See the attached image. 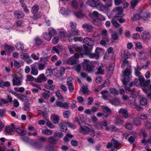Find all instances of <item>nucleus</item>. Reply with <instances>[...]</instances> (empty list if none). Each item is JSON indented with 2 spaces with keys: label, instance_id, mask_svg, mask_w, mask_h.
<instances>
[{
  "label": "nucleus",
  "instance_id": "nucleus-1",
  "mask_svg": "<svg viewBox=\"0 0 151 151\" xmlns=\"http://www.w3.org/2000/svg\"><path fill=\"white\" fill-rule=\"evenodd\" d=\"M131 73L130 70L127 68L124 71V74L123 76H124V78L122 80V81L123 84L124 85V88L128 91L133 93L136 91L134 88L132 89L131 87H127L126 86L127 83L129 81V75Z\"/></svg>",
  "mask_w": 151,
  "mask_h": 151
},
{
  "label": "nucleus",
  "instance_id": "nucleus-2",
  "mask_svg": "<svg viewBox=\"0 0 151 151\" xmlns=\"http://www.w3.org/2000/svg\"><path fill=\"white\" fill-rule=\"evenodd\" d=\"M134 84L137 86H143L144 87L147 86L150 83V81L148 80L145 81L143 76H140L139 79L135 78L134 80Z\"/></svg>",
  "mask_w": 151,
  "mask_h": 151
},
{
  "label": "nucleus",
  "instance_id": "nucleus-3",
  "mask_svg": "<svg viewBox=\"0 0 151 151\" xmlns=\"http://www.w3.org/2000/svg\"><path fill=\"white\" fill-rule=\"evenodd\" d=\"M93 65L96 67L97 71L95 73L96 74L103 75L104 74V66L101 63H93Z\"/></svg>",
  "mask_w": 151,
  "mask_h": 151
},
{
  "label": "nucleus",
  "instance_id": "nucleus-4",
  "mask_svg": "<svg viewBox=\"0 0 151 151\" xmlns=\"http://www.w3.org/2000/svg\"><path fill=\"white\" fill-rule=\"evenodd\" d=\"M123 11L122 8L118 7L114 9L112 12L115 14L116 17H122L123 15L122 14Z\"/></svg>",
  "mask_w": 151,
  "mask_h": 151
},
{
  "label": "nucleus",
  "instance_id": "nucleus-5",
  "mask_svg": "<svg viewBox=\"0 0 151 151\" xmlns=\"http://www.w3.org/2000/svg\"><path fill=\"white\" fill-rule=\"evenodd\" d=\"M13 78L12 83L13 86L17 85L19 86L22 85V83L21 81V79L18 77V76L16 74L12 76Z\"/></svg>",
  "mask_w": 151,
  "mask_h": 151
},
{
  "label": "nucleus",
  "instance_id": "nucleus-6",
  "mask_svg": "<svg viewBox=\"0 0 151 151\" xmlns=\"http://www.w3.org/2000/svg\"><path fill=\"white\" fill-rule=\"evenodd\" d=\"M35 80L37 83H41L46 81L47 80V78L44 74H41L37 78H35Z\"/></svg>",
  "mask_w": 151,
  "mask_h": 151
},
{
  "label": "nucleus",
  "instance_id": "nucleus-7",
  "mask_svg": "<svg viewBox=\"0 0 151 151\" xmlns=\"http://www.w3.org/2000/svg\"><path fill=\"white\" fill-rule=\"evenodd\" d=\"M68 48L70 52L73 54L74 52V51L78 49H80V47L78 46L77 44H73L72 45L69 46Z\"/></svg>",
  "mask_w": 151,
  "mask_h": 151
},
{
  "label": "nucleus",
  "instance_id": "nucleus-8",
  "mask_svg": "<svg viewBox=\"0 0 151 151\" xmlns=\"http://www.w3.org/2000/svg\"><path fill=\"white\" fill-rule=\"evenodd\" d=\"M99 0H88L86 2V4L93 7H96L98 3Z\"/></svg>",
  "mask_w": 151,
  "mask_h": 151
},
{
  "label": "nucleus",
  "instance_id": "nucleus-9",
  "mask_svg": "<svg viewBox=\"0 0 151 151\" xmlns=\"http://www.w3.org/2000/svg\"><path fill=\"white\" fill-rule=\"evenodd\" d=\"M119 142L116 140L113 139L107 145L106 147L107 148H110L112 146L114 147H118L119 145Z\"/></svg>",
  "mask_w": 151,
  "mask_h": 151
},
{
  "label": "nucleus",
  "instance_id": "nucleus-10",
  "mask_svg": "<svg viewBox=\"0 0 151 151\" xmlns=\"http://www.w3.org/2000/svg\"><path fill=\"white\" fill-rule=\"evenodd\" d=\"M83 63L84 64V66H86V70L87 71H88L89 72L93 71V68L94 67H92L89 64V61L88 60H85L83 62Z\"/></svg>",
  "mask_w": 151,
  "mask_h": 151
},
{
  "label": "nucleus",
  "instance_id": "nucleus-11",
  "mask_svg": "<svg viewBox=\"0 0 151 151\" xmlns=\"http://www.w3.org/2000/svg\"><path fill=\"white\" fill-rule=\"evenodd\" d=\"M80 127V132L81 133L84 134H87L88 133L90 130V128L86 126L82 127L81 125Z\"/></svg>",
  "mask_w": 151,
  "mask_h": 151
},
{
  "label": "nucleus",
  "instance_id": "nucleus-12",
  "mask_svg": "<svg viewBox=\"0 0 151 151\" xmlns=\"http://www.w3.org/2000/svg\"><path fill=\"white\" fill-rule=\"evenodd\" d=\"M12 127L10 126H6L5 128V131L6 133L8 134H10L12 132L14 129H15L16 127L14 124H11Z\"/></svg>",
  "mask_w": 151,
  "mask_h": 151
},
{
  "label": "nucleus",
  "instance_id": "nucleus-13",
  "mask_svg": "<svg viewBox=\"0 0 151 151\" xmlns=\"http://www.w3.org/2000/svg\"><path fill=\"white\" fill-rule=\"evenodd\" d=\"M62 49V47L61 46L58 45L53 47L52 49V52L53 53L56 52L57 53L59 54L60 51H61Z\"/></svg>",
  "mask_w": 151,
  "mask_h": 151
},
{
  "label": "nucleus",
  "instance_id": "nucleus-14",
  "mask_svg": "<svg viewBox=\"0 0 151 151\" xmlns=\"http://www.w3.org/2000/svg\"><path fill=\"white\" fill-rule=\"evenodd\" d=\"M83 42L89 46H93L94 44V42L92 39L87 37L85 38L83 40Z\"/></svg>",
  "mask_w": 151,
  "mask_h": 151
},
{
  "label": "nucleus",
  "instance_id": "nucleus-15",
  "mask_svg": "<svg viewBox=\"0 0 151 151\" xmlns=\"http://www.w3.org/2000/svg\"><path fill=\"white\" fill-rule=\"evenodd\" d=\"M55 104L57 106L61 108L63 107L66 109H68L69 107L68 103L66 102H65L63 104L60 101H56L55 102Z\"/></svg>",
  "mask_w": 151,
  "mask_h": 151
},
{
  "label": "nucleus",
  "instance_id": "nucleus-16",
  "mask_svg": "<svg viewBox=\"0 0 151 151\" xmlns=\"http://www.w3.org/2000/svg\"><path fill=\"white\" fill-rule=\"evenodd\" d=\"M142 37L143 40H146L150 39L151 36L149 32L146 31H145L142 32Z\"/></svg>",
  "mask_w": 151,
  "mask_h": 151
},
{
  "label": "nucleus",
  "instance_id": "nucleus-17",
  "mask_svg": "<svg viewBox=\"0 0 151 151\" xmlns=\"http://www.w3.org/2000/svg\"><path fill=\"white\" fill-rule=\"evenodd\" d=\"M14 14L15 17L17 18H20L23 17L24 14L22 11H16L14 12Z\"/></svg>",
  "mask_w": 151,
  "mask_h": 151
},
{
  "label": "nucleus",
  "instance_id": "nucleus-18",
  "mask_svg": "<svg viewBox=\"0 0 151 151\" xmlns=\"http://www.w3.org/2000/svg\"><path fill=\"white\" fill-rule=\"evenodd\" d=\"M16 129V132L22 136H24L26 134L25 132L24 129L22 127L17 128Z\"/></svg>",
  "mask_w": 151,
  "mask_h": 151
},
{
  "label": "nucleus",
  "instance_id": "nucleus-19",
  "mask_svg": "<svg viewBox=\"0 0 151 151\" xmlns=\"http://www.w3.org/2000/svg\"><path fill=\"white\" fill-rule=\"evenodd\" d=\"M118 112L119 114H122L125 118L127 119L129 118L127 111L126 109L121 108L119 110Z\"/></svg>",
  "mask_w": 151,
  "mask_h": 151
},
{
  "label": "nucleus",
  "instance_id": "nucleus-20",
  "mask_svg": "<svg viewBox=\"0 0 151 151\" xmlns=\"http://www.w3.org/2000/svg\"><path fill=\"white\" fill-rule=\"evenodd\" d=\"M37 113L38 115L42 116L45 119L48 120V115L47 112L44 111H42L41 110H38L37 111Z\"/></svg>",
  "mask_w": 151,
  "mask_h": 151
},
{
  "label": "nucleus",
  "instance_id": "nucleus-21",
  "mask_svg": "<svg viewBox=\"0 0 151 151\" xmlns=\"http://www.w3.org/2000/svg\"><path fill=\"white\" fill-rule=\"evenodd\" d=\"M98 10L102 11H104V10H107L105 6L102 4L99 1L98 2V4L96 7Z\"/></svg>",
  "mask_w": 151,
  "mask_h": 151
},
{
  "label": "nucleus",
  "instance_id": "nucleus-22",
  "mask_svg": "<svg viewBox=\"0 0 151 151\" xmlns=\"http://www.w3.org/2000/svg\"><path fill=\"white\" fill-rule=\"evenodd\" d=\"M74 14L76 17L79 18H83L86 16V14L82 12L81 11L75 12Z\"/></svg>",
  "mask_w": 151,
  "mask_h": 151
},
{
  "label": "nucleus",
  "instance_id": "nucleus-23",
  "mask_svg": "<svg viewBox=\"0 0 151 151\" xmlns=\"http://www.w3.org/2000/svg\"><path fill=\"white\" fill-rule=\"evenodd\" d=\"M101 34L103 36L102 38L105 39L106 40L107 42H109V39L108 37V32L106 29L103 30L101 32Z\"/></svg>",
  "mask_w": 151,
  "mask_h": 151
},
{
  "label": "nucleus",
  "instance_id": "nucleus-24",
  "mask_svg": "<svg viewBox=\"0 0 151 151\" xmlns=\"http://www.w3.org/2000/svg\"><path fill=\"white\" fill-rule=\"evenodd\" d=\"M89 46V47H88L85 45L84 47L85 50V53L87 56L88 55V53L90 54L91 53L92 50L93 48L92 46Z\"/></svg>",
  "mask_w": 151,
  "mask_h": 151
},
{
  "label": "nucleus",
  "instance_id": "nucleus-25",
  "mask_svg": "<svg viewBox=\"0 0 151 151\" xmlns=\"http://www.w3.org/2000/svg\"><path fill=\"white\" fill-rule=\"evenodd\" d=\"M120 102V100L118 98H114L109 101V102L112 105H116Z\"/></svg>",
  "mask_w": 151,
  "mask_h": 151
},
{
  "label": "nucleus",
  "instance_id": "nucleus-26",
  "mask_svg": "<svg viewBox=\"0 0 151 151\" xmlns=\"http://www.w3.org/2000/svg\"><path fill=\"white\" fill-rule=\"evenodd\" d=\"M43 38L46 40L50 41L51 40L52 36L48 32H43Z\"/></svg>",
  "mask_w": 151,
  "mask_h": 151
},
{
  "label": "nucleus",
  "instance_id": "nucleus-27",
  "mask_svg": "<svg viewBox=\"0 0 151 151\" xmlns=\"http://www.w3.org/2000/svg\"><path fill=\"white\" fill-rule=\"evenodd\" d=\"M80 35V31L78 29L71 31L69 33L68 36H73Z\"/></svg>",
  "mask_w": 151,
  "mask_h": 151
},
{
  "label": "nucleus",
  "instance_id": "nucleus-28",
  "mask_svg": "<svg viewBox=\"0 0 151 151\" xmlns=\"http://www.w3.org/2000/svg\"><path fill=\"white\" fill-rule=\"evenodd\" d=\"M82 27L84 29L89 32L91 31L93 29V27L91 25L86 23L83 24Z\"/></svg>",
  "mask_w": 151,
  "mask_h": 151
},
{
  "label": "nucleus",
  "instance_id": "nucleus-29",
  "mask_svg": "<svg viewBox=\"0 0 151 151\" xmlns=\"http://www.w3.org/2000/svg\"><path fill=\"white\" fill-rule=\"evenodd\" d=\"M50 59V56H47L40 58V61L44 62L45 64H47V62L49 61Z\"/></svg>",
  "mask_w": 151,
  "mask_h": 151
},
{
  "label": "nucleus",
  "instance_id": "nucleus-30",
  "mask_svg": "<svg viewBox=\"0 0 151 151\" xmlns=\"http://www.w3.org/2000/svg\"><path fill=\"white\" fill-rule=\"evenodd\" d=\"M101 107L103 109V111H106L110 115L111 114L112 111L111 109H109L108 106H106L103 105L101 106Z\"/></svg>",
  "mask_w": 151,
  "mask_h": 151
},
{
  "label": "nucleus",
  "instance_id": "nucleus-31",
  "mask_svg": "<svg viewBox=\"0 0 151 151\" xmlns=\"http://www.w3.org/2000/svg\"><path fill=\"white\" fill-rule=\"evenodd\" d=\"M52 119L55 124H57L58 123L59 120V116L56 114H52L51 116Z\"/></svg>",
  "mask_w": 151,
  "mask_h": 151
},
{
  "label": "nucleus",
  "instance_id": "nucleus-32",
  "mask_svg": "<svg viewBox=\"0 0 151 151\" xmlns=\"http://www.w3.org/2000/svg\"><path fill=\"white\" fill-rule=\"evenodd\" d=\"M139 57L141 59H145L147 58V54L145 51H141L139 53Z\"/></svg>",
  "mask_w": 151,
  "mask_h": 151
},
{
  "label": "nucleus",
  "instance_id": "nucleus-33",
  "mask_svg": "<svg viewBox=\"0 0 151 151\" xmlns=\"http://www.w3.org/2000/svg\"><path fill=\"white\" fill-rule=\"evenodd\" d=\"M109 89L110 93L114 96L117 95L119 94L118 90L115 88H110Z\"/></svg>",
  "mask_w": 151,
  "mask_h": 151
},
{
  "label": "nucleus",
  "instance_id": "nucleus-34",
  "mask_svg": "<svg viewBox=\"0 0 151 151\" xmlns=\"http://www.w3.org/2000/svg\"><path fill=\"white\" fill-rule=\"evenodd\" d=\"M110 83V81L109 79H106L104 81L103 84L99 86V88L101 89L103 87L108 86Z\"/></svg>",
  "mask_w": 151,
  "mask_h": 151
},
{
  "label": "nucleus",
  "instance_id": "nucleus-35",
  "mask_svg": "<svg viewBox=\"0 0 151 151\" xmlns=\"http://www.w3.org/2000/svg\"><path fill=\"white\" fill-rule=\"evenodd\" d=\"M33 146L37 150H40L42 147V145L39 142H35L33 145Z\"/></svg>",
  "mask_w": 151,
  "mask_h": 151
},
{
  "label": "nucleus",
  "instance_id": "nucleus-36",
  "mask_svg": "<svg viewBox=\"0 0 151 151\" xmlns=\"http://www.w3.org/2000/svg\"><path fill=\"white\" fill-rule=\"evenodd\" d=\"M48 142L50 144H56L57 142V140L54 137L51 136L48 138Z\"/></svg>",
  "mask_w": 151,
  "mask_h": 151
},
{
  "label": "nucleus",
  "instance_id": "nucleus-37",
  "mask_svg": "<svg viewBox=\"0 0 151 151\" xmlns=\"http://www.w3.org/2000/svg\"><path fill=\"white\" fill-rule=\"evenodd\" d=\"M104 52V50L102 49L99 47H97L95 50V53L98 56L99 58V55L100 54L103 53Z\"/></svg>",
  "mask_w": 151,
  "mask_h": 151
},
{
  "label": "nucleus",
  "instance_id": "nucleus-38",
  "mask_svg": "<svg viewBox=\"0 0 151 151\" xmlns=\"http://www.w3.org/2000/svg\"><path fill=\"white\" fill-rule=\"evenodd\" d=\"M17 97L18 99H19L22 101H26L27 100V98L24 95L20 94H18Z\"/></svg>",
  "mask_w": 151,
  "mask_h": 151
},
{
  "label": "nucleus",
  "instance_id": "nucleus-39",
  "mask_svg": "<svg viewBox=\"0 0 151 151\" xmlns=\"http://www.w3.org/2000/svg\"><path fill=\"white\" fill-rule=\"evenodd\" d=\"M66 125V124H65V122L60 124V126L61 127L60 131H65L67 129Z\"/></svg>",
  "mask_w": 151,
  "mask_h": 151
},
{
  "label": "nucleus",
  "instance_id": "nucleus-40",
  "mask_svg": "<svg viewBox=\"0 0 151 151\" xmlns=\"http://www.w3.org/2000/svg\"><path fill=\"white\" fill-rule=\"evenodd\" d=\"M105 3V6L107 10L108 8L112 6V0H107Z\"/></svg>",
  "mask_w": 151,
  "mask_h": 151
},
{
  "label": "nucleus",
  "instance_id": "nucleus-41",
  "mask_svg": "<svg viewBox=\"0 0 151 151\" xmlns=\"http://www.w3.org/2000/svg\"><path fill=\"white\" fill-rule=\"evenodd\" d=\"M68 62L70 65H73L76 63L77 61L74 57H72L68 60Z\"/></svg>",
  "mask_w": 151,
  "mask_h": 151
},
{
  "label": "nucleus",
  "instance_id": "nucleus-42",
  "mask_svg": "<svg viewBox=\"0 0 151 151\" xmlns=\"http://www.w3.org/2000/svg\"><path fill=\"white\" fill-rule=\"evenodd\" d=\"M24 110L27 111H29V103L28 102H25L24 103Z\"/></svg>",
  "mask_w": 151,
  "mask_h": 151
},
{
  "label": "nucleus",
  "instance_id": "nucleus-43",
  "mask_svg": "<svg viewBox=\"0 0 151 151\" xmlns=\"http://www.w3.org/2000/svg\"><path fill=\"white\" fill-rule=\"evenodd\" d=\"M126 65H127L128 67H130L129 64V61L126 59H124L122 63L121 67L123 68L125 67Z\"/></svg>",
  "mask_w": 151,
  "mask_h": 151
},
{
  "label": "nucleus",
  "instance_id": "nucleus-44",
  "mask_svg": "<svg viewBox=\"0 0 151 151\" xmlns=\"http://www.w3.org/2000/svg\"><path fill=\"white\" fill-rule=\"evenodd\" d=\"M38 69L39 70H42L45 69V64L42 63H39L37 65Z\"/></svg>",
  "mask_w": 151,
  "mask_h": 151
},
{
  "label": "nucleus",
  "instance_id": "nucleus-45",
  "mask_svg": "<svg viewBox=\"0 0 151 151\" xmlns=\"http://www.w3.org/2000/svg\"><path fill=\"white\" fill-rule=\"evenodd\" d=\"M138 1V0H133L130 2V4L132 9H134L137 5Z\"/></svg>",
  "mask_w": 151,
  "mask_h": 151
},
{
  "label": "nucleus",
  "instance_id": "nucleus-46",
  "mask_svg": "<svg viewBox=\"0 0 151 151\" xmlns=\"http://www.w3.org/2000/svg\"><path fill=\"white\" fill-rule=\"evenodd\" d=\"M128 100L129 101V104L131 105H134L135 104V99L134 97L131 96L129 97Z\"/></svg>",
  "mask_w": 151,
  "mask_h": 151
},
{
  "label": "nucleus",
  "instance_id": "nucleus-47",
  "mask_svg": "<svg viewBox=\"0 0 151 151\" xmlns=\"http://www.w3.org/2000/svg\"><path fill=\"white\" fill-rule=\"evenodd\" d=\"M5 47V49L9 52H12L14 50V48L12 46L6 45Z\"/></svg>",
  "mask_w": 151,
  "mask_h": 151
},
{
  "label": "nucleus",
  "instance_id": "nucleus-48",
  "mask_svg": "<svg viewBox=\"0 0 151 151\" xmlns=\"http://www.w3.org/2000/svg\"><path fill=\"white\" fill-rule=\"evenodd\" d=\"M140 103L142 106H145L147 104V101L146 98H142L140 100Z\"/></svg>",
  "mask_w": 151,
  "mask_h": 151
},
{
  "label": "nucleus",
  "instance_id": "nucleus-49",
  "mask_svg": "<svg viewBox=\"0 0 151 151\" xmlns=\"http://www.w3.org/2000/svg\"><path fill=\"white\" fill-rule=\"evenodd\" d=\"M35 44L38 45H40L42 44V39L39 37H36L35 39Z\"/></svg>",
  "mask_w": 151,
  "mask_h": 151
},
{
  "label": "nucleus",
  "instance_id": "nucleus-50",
  "mask_svg": "<svg viewBox=\"0 0 151 151\" xmlns=\"http://www.w3.org/2000/svg\"><path fill=\"white\" fill-rule=\"evenodd\" d=\"M48 33L51 35V36H54L56 34V31L52 28L49 29Z\"/></svg>",
  "mask_w": 151,
  "mask_h": 151
},
{
  "label": "nucleus",
  "instance_id": "nucleus-51",
  "mask_svg": "<svg viewBox=\"0 0 151 151\" xmlns=\"http://www.w3.org/2000/svg\"><path fill=\"white\" fill-rule=\"evenodd\" d=\"M16 47L17 49L19 50H23L24 48L23 45L20 43H17Z\"/></svg>",
  "mask_w": 151,
  "mask_h": 151
},
{
  "label": "nucleus",
  "instance_id": "nucleus-52",
  "mask_svg": "<svg viewBox=\"0 0 151 151\" xmlns=\"http://www.w3.org/2000/svg\"><path fill=\"white\" fill-rule=\"evenodd\" d=\"M88 55L87 56H89L91 58H95L96 59H98L99 58L98 56L96 54L95 52L93 53H91L90 54L88 53Z\"/></svg>",
  "mask_w": 151,
  "mask_h": 151
},
{
  "label": "nucleus",
  "instance_id": "nucleus-53",
  "mask_svg": "<svg viewBox=\"0 0 151 151\" xmlns=\"http://www.w3.org/2000/svg\"><path fill=\"white\" fill-rule=\"evenodd\" d=\"M38 6L37 5H35L32 7V12L34 14H36L38 12Z\"/></svg>",
  "mask_w": 151,
  "mask_h": 151
},
{
  "label": "nucleus",
  "instance_id": "nucleus-54",
  "mask_svg": "<svg viewBox=\"0 0 151 151\" xmlns=\"http://www.w3.org/2000/svg\"><path fill=\"white\" fill-rule=\"evenodd\" d=\"M63 135V134L61 132H55L53 134L55 137H58L60 138L62 137Z\"/></svg>",
  "mask_w": 151,
  "mask_h": 151
},
{
  "label": "nucleus",
  "instance_id": "nucleus-55",
  "mask_svg": "<svg viewBox=\"0 0 151 151\" xmlns=\"http://www.w3.org/2000/svg\"><path fill=\"white\" fill-rule=\"evenodd\" d=\"M72 7L75 9H76L78 6V2L76 1L73 0L72 2Z\"/></svg>",
  "mask_w": 151,
  "mask_h": 151
},
{
  "label": "nucleus",
  "instance_id": "nucleus-56",
  "mask_svg": "<svg viewBox=\"0 0 151 151\" xmlns=\"http://www.w3.org/2000/svg\"><path fill=\"white\" fill-rule=\"evenodd\" d=\"M124 122V121L119 118L117 119L115 121L116 124L118 125H122Z\"/></svg>",
  "mask_w": 151,
  "mask_h": 151
},
{
  "label": "nucleus",
  "instance_id": "nucleus-57",
  "mask_svg": "<svg viewBox=\"0 0 151 151\" xmlns=\"http://www.w3.org/2000/svg\"><path fill=\"white\" fill-rule=\"evenodd\" d=\"M130 53L129 51L126 50L124 51V56L125 58H130Z\"/></svg>",
  "mask_w": 151,
  "mask_h": 151
},
{
  "label": "nucleus",
  "instance_id": "nucleus-58",
  "mask_svg": "<svg viewBox=\"0 0 151 151\" xmlns=\"http://www.w3.org/2000/svg\"><path fill=\"white\" fill-rule=\"evenodd\" d=\"M38 71L35 68H32L31 69V74L34 75L36 76L38 74Z\"/></svg>",
  "mask_w": 151,
  "mask_h": 151
},
{
  "label": "nucleus",
  "instance_id": "nucleus-59",
  "mask_svg": "<svg viewBox=\"0 0 151 151\" xmlns=\"http://www.w3.org/2000/svg\"><path fill=\"white\" fill-rule=\"evenodd\" d=\"M35 80V78L32 76L30 75L27 76V79L26 81L27 82V81H33Z\"/></svg>",
  "mask_w": 151,
  "mask_h": 151
},
{
  "label": "nucleus",
  "instance_id": "nucleus-60",
  "mask_svg": "<svg viewBox=\"0 0 151 151\" xmlns=\"http://www.w3.org/2000/svg\"><path fill=\"white\" fill-rule=\"evenodd\" d=\"M46 150L47 151H54V147L50 145H47L45 147Z\"/></svg>",
  "mask_w": 151,
  "mask_h": 151
},
{
  "label": "nucleus",
  "instance_id": "nucleus-61",
  "mask_svg": "<svg viewBox=\"0 0 151 151\" xmlns=\"http://www.w3.org/2000/svg\"><path fill=\"white\" fill-rule=\"evenodd\" d=\"M59 39V37L57 36H56L52 39V42L54 44H56L58 42Z\"/></svg>",
  "mask_w": 151,
  "mask_h": 151
},
{
  "label": "nucleus",
  "instance_id": "nucleus-62",
  "mask_svg": "<svg viewBox=\"0 0 151 151\" xmlns=\"http://www.w3.org/2000/svg\"><path fill=\"white\" fill-rule=\"evenodd\" d=\"M134 124L136 125H139L140 124V121L138 118L134 119L133 121Z\"/></svg>",
  "mask_w": 151,
  "mask_h": 151
},
{
  "label": "nucleus",
  "instance_id": "nucleus-63",
  "mask_svg": "<svg viewBox=\"0 0 151 151\" xmlns=\"http://www.w3.org/2000/svg\"><path fill=\"white\" fill-rule=\"evenodd\" d=\"M43 132L46 135H50L52 134V131L48 129H46L43 130Z\"/></svg>",
  "mask_w": 151,
  "mask_h": 151
},
{
  "label": "nucleus",
  "instance_id": "nucleus-64",
  "mask_svg": "<svg viewBox=\"0 0 151 151\" xmlns=\"http://www.w3.org/2000/svg\"><path fill=\"white\" fill-rule=\"evenodd\" d=\"M82 92L84 94H88V89L86 86H83L82 87Z\"/></svg>",
  "mask_w": 151,
  "mask_h": 151
}]
</instances>
